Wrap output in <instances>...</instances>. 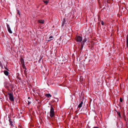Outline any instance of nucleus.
<instances>
[{
    "instance_id": "obj_1",
    "label": "nucleus",
    "mask_w": 128,
    "mask_h": 128,
    "mask_svg": "<svg viewBox=\"0 0 128 128\" xmlns=\"http://www.w3.org/2000/svg\"><path fill=\"white\" fill-rule=\"evenodd\" d=\"M50 116L51 117H53L54 115V108L52 106L50 109Z\"/></svg>"
},
{
    "instance_id": "obj_2",
    "label": "nucleus",
    "mask_w": 128,
    "mask_h": 128,
    "mask_svg": "<svg viewBox=\"0 0 128 128\" xmlns=\"http://www.w3.org/2000/svg\"><path fill=\"white\" fill-rule=\"evenodd\" d=\"M8 94L9 96L8 97L10 100L12 101H14V98L12 93H8Z\"/></svg>"
},
{
    "instance_id": "obj_3",
    "label": "nucleus",
    "mask_w": 128,
    "mask_h": 128,
    "mask_svg": "<svg viewBox=\"0 0 128 128\" xmlns=\"http://www.w3.org/2000/svg\"><path fill=\"white\" fill-rule=\"evenodd\" d=\"M75 38L77 42H81L82 41V38L80 36H76Z\"/></svg>"
},
{
    "instance_id": "obj_4",
    "label": "nucleus",
    "mask_w": 128,
    "mask_h": 128,
    "mask_svg": "<svg viewBox=\"0 0 128 128\" xmlns=\"http://www.w3.org/2000/svg\"><path fill=\"white\" fill-rule=\"evenodd\" d=\"M7 26L8 30V32L10 34H12V32L10 28V26L9 25L7 24Z\"/></svg>"
},
{
    "instance_id": "obj_5",
    "label": "nucleus",
    "mask_w": 128,
    "mask_h": 128,
    "mask_svg": "<svg viewBox=\"0 0 128 128\" xmlns=\"http://www.w3.org/2000/svg\"><path fill=\"white\" fill-rule=\"evenodd\" d=\"M20 62L22 64V65L24 64V60L22 58H20Z\"/></svg>"
},
{
    "instance_id": "obj_6",
    "label": "nucleus",
    "mask_w": 128,
    "mask_h": 128,
    "mask_svg": "<svg viewBox=\"0 0 128 128\" xmlns=\"http://www.w3.org/2000/svg\"><path fill=\"white\" fill-rule=\"evenodd\" d=\"M4 86L6 88L8 89L9 88V84L7 82H5L4 83Z\"/></svg>"
},
{
    "instance_id": "obj_7",
    "label": "nucleus",
    "mask_w": 128,
    "mask_h": 128,
    "mask_svg": "<svg viewBox=\"0 0 128 128\" xmlns=\"http://www.w3.org/2000/svg\"><path fill=\"white\" fill-rule=\"evenodd\" d=\"M4 74L6 76H8L9 74L8 72L6 70H4Z\"/></svg>"
},
{
    "instance_id": "obj_8",
    "label": "nucleus",
    "mask_w": 128,
    "mask_h": 128,
    "mask_svg": "<svg viewBox=\"0 0 128 128\" xmlns=\"http://www.w3.org/2000/svg\"><path fill=\"white\" fill-rule=\"evenodd\" d=\"M83 104V102H82L81 101L78 106V108H81Z\"/></svg>"
},
{
    "instance_id": "obj_9",
    "label": "nucleus",
    "mask_w": 128,
    "mask_h": 128,
    "mask_svg": "<svg viewBox=\"0 0 128 128\" xmlns=\"http://www.w3.org/2000/svg\"><path fill=\"white\" fill-rule=\"evenodd\" d=\"M9 122L10 123V125L12 127L13 126V124H12V120L11 118H9Z\"/></svg>"
},
{
    "instance_id": "obj_10",
    "label": "nucleus",
    "mask_w": 128,
    "mask_h": 128,
    "mask_svg": "<svg viewBox=\"0 0 128 128\" xmlns=\"http://www.w3.org/2000/svg\"><path fill=\"white\" fill-rule=\"evenodd\" d=\"M84 44H81L80 45V47L79 49L80 52H81L82 51V50L84 46Z\"/></svg>"
},
{
    "instance_id": "obj_11",
    "label": "nucleus",
    "mask_w": 128,
    "mask_h": 128,
    "mask_svg": "<svg viewBox=\"0 0 128 128\" xmlns=\"http://www.w3.org/2000/svg\"><path fill=\"white\" fill-rule=\"evenodd\" d=\"M45 96L48 98H49L51 97V96L50 94H45Z\"/></svg>"
},
{
    "instance_id": "obj_12",
    "label": "nucleus",
    "mask_w": 128,
    "mask_h": 128,
    "mask_svg": "<svg viewBox=\"0 0 128 128\" xmlns=\"http://www.w3.org/2000/svg\"><path fill=\"white\" fill-rule=\"evenodd\" d=\"M38 22L40 23L43 24L44 23V20H38Z\"/></svg>"
},
{
    "instance_id": "obj_13",
    "label": "nucleus",
    "mask_w": 128,
    "mask_h": 128,
    "mask_svg": "<svg viewBox=\"0 0 128 128\" xmlns=\"http://www.w3.org/2000/svg\"><path fill=\"white\" fill-rule=\"evenodd\" d=\"M9 86H10L11 88H13V85L12 84H9Z\"/></svg>"
},
{
    "instance_id": "obj_14",
    "label": "nucleus",
    "mask_w": 128,
    "mask_h": 128,
    "mask_svg": "<svg viewBox=\"0 0 128 128\" xmlns=\"http://www.w3.org/2000/svg\"><path fill=\"white\" fill-rule=\"evenodd\" d=\"M22 66L24 69H25V70H26V67L25 66V64H23L22 65Z\"/></svg>"
},
{
    "instance_id": "obj_15",
    "label": "nucleus",
    "mask_w": 128,
    "mask_h": 128,
    "mask_svg": "<svg viewBox=\"0 0 128 128\" xmlns=\"http://www.w3.org/2000/svg\"><path fill=\"white\" fill-rule=\"evenodd\" d=\"M87 39L86 38H85L84 40L83 41V42H84V43L86 42V41L87 40Z\"/></svg>"
},
{
    "instance_id": "obj_16",
    "label": "nucleus",
    "mask_w": 128,
    "mask_h": 128,
    "mask_svg": "<svg viewBox=\"0 0 128 128\" xmlns=\"http://www.w3.org/2000/svg\"><path fill=\"white\" fill-rule=\"evenodd\" d=\"M128 43V34L127 36L126 37V43Z\"/></svg>"
},
{
    "instance_id": "obj_17",
    "label": "nucleus",
    "mask_w": 128,
    "mask_h": 128,
    "mask_svg": "<svg viewBox=\"0 0 128 128\" xmlns=\"http://www.w3.org/2000/svg\"><path fill=\"white\" fill-rule=\"evenodd\" d=\"M43 2L44 3L46 4H47L48 2V1H47L44 0Z\"/></svg>"
},
{
    "instance_id": "obj_18",
    "label": "nucleus",
    "mask_w": 128,
    "mask_h": 128,
    "mask_svg": "<svg viewBox=\"0 0 128 128\" xmlns=\"http://www.w3.org/2000/svg\"><path fill=\"white\" fill-rule=\"evenodd\" d=\"M117 114L120 117H121V115L120 112H117Z\"/></svg>"
},
{
    "instance_id": "obj_19",
    "label": "nucleus",
    "mask_w": 128,
    "mask_h": 128,
    "mask_svg": "<svg viewBox=\"0 0 128 128\" xmlns=\"http://www.w3.org/2000/svg\"><path fill=\"white\" fill-rule=\"evenodd\" d=\"M53 38V36H50L49 38V39H50L49 40H52V39H51V38Z\"/></svg>"
},
{
    "instance_id": "obj_20",
    "label": "nucleus",
    "mask_w": 128,
    "mask_h": 128,
    "mask_svg": "<svg viewBox=\"0 0 128 128\" xmlns=\"http://www.w3.org/2000/svg\"><path fill=\"white\" fill-rule=\"evenodd\" d=\"M64 24V18H63V21L62 22V26H63Z\"/></svg>"
},
{
    "instance_id": "obj_21",
    "label": "nucleus",
    "mask_w": 128,
    "mask_h": 128,
    "mask_svg": "<svg viewBox=\"0 0 128 128\" xmlns=\"http://www.w3.org/2000/svg\"><path fill=\"white\" fill-rule=\"evenodd\" d=\"M17 12L18 14V15L20 16V12L19 10H17Z\"/></svg>"
},
{
    "instance_id": "obj_22",
    "label": "nucleus",
    "mask_w": 128,
    "mask_h": 128,
    "mask_svg": "<svg viewBox=\"0 0 128 128\" xmlns=\"http://www.w3.org/2000/svg\"><path fill=\"white\" fill-rule=\"evenodd\" d=\"M27 72V70L26 69V70L25 69V70H24V73L25 74Z\"/></svg>"
},
{
    "instance_id": "obj_23",
    "label": "nucleus",
    "mask_w": 128,
    "mask_h": 128,
    "mask_svg": "<svg viewBox=\"0 0 128 128\" xmlns=\"http://www.w3.org/2000/svg\"><path fill=\"white\" fill-rule=\"evenodd\" d=\"M120 102H122V98H120Z\"/></svg>"
},
{
    "instance_id": "obj_24",
    "label": "nucleus",
    "mask_w": 128,
    "mask_h": 128,
    "mask_svg": "<svg viewBox=\"0 0 128 128\" xmlns=\"http://www.w3.org/2000/svg\"><path fill=\"white\" fill-rule=\"evenodd\" d=\"M101 24L103 26L104 25V23L103 21L101 22Z\"/></svg>"
},
{
    "instance_id": "obj_25",
    "label": "nucleus",
    "mask_w": 128,
    "mask_h": 128,
    "mask_svg": "<svg viewBox=\"0 0 128 128\" xmlns=\"http://www.w3.org/2000/svg\"><path fill=\"white\" fill-rule=\"evenodd\" d=\"M42 57H41V58L39 60H38V62H40V61L41 60H42Z\"/></svg>"
},
{
    "instance_id": "obj_26",
    "label": "nucleus",
    "mask_w": 128,
    "mask_h": 128,
    "mask_svg": "<svg viewBox=\"0 0 128 128\" xmlns=\"http://www.w3.org/2000/svg\"><path fill=\"white\" fill-rule=\"evenodd\" d=\"M56 99L55 101H57V102L58 101V98H56Z\"/></svg>"
},
{
    "instance_id": "obj_27",
    "label": "nucleus",
    "mask_w": 128,
    "mask_h": 128,
    "mask_svg": "<svg viewBox=\"0 0 128 128\" xmlns=\"http://www.w3.org/2000/svg\"><path fill=\"white\" fill-rule=\"evenodd\" d=\"M5 69L9 71V70H8V69L6 67H4Z\"/></svg>"
},
{
    "instance_id": "obj_28",
    "label": "nucleus",
    "mask_w": 128,
    "mask_h": 128,
    "mask_svg": "<svg viewBox=\"0 0 128 128\" xmlns=\"http://www.w3.org/2000/svg\"><path fill=\"white\" fill-rule=\"evenodd\" d=\"M93 128H99L98 127H97V126H94V127Z\"/></svg>"
},
{
    "instance_id": "obj_29",
    "label": "nucleus",
    "mask_w": 128,
    "mask_h": 128,
    "mask_svg": "<svg viewBox=\"0 0 128 128\" xmlns=\"http://www.w3.org/2000/svg\"><path fill=\"white\" fill-rule=\"evenodd\" d=\"M28 102V104H30L31 103V102H30L29 101Z\"/></svg>"
},
{
    "instance_id": "obj_30",
    "label": "nucleus",
    "mask_w": 128,
    "mask_h": 128,
    "mask_svg": "<svg viewBox=\"0 0 128 128\" xmlns=\"http://www.w3.org/2000/svg\"><path fill=\"white\" fill-rule=\"evenodd\" d=\"M0 66L2 68H3V66L1 64H0Z\"/></svg>"
},
{
    "instance_id": "obj_31",
    "label": "nucleus",
    "mask_w": 128,
    "mask_h": 128,
    "mask_svg": "<svg viewBox=\"0 0 128 128\" xmlns=\"http://www.w3.org/2000/svg\"><path fill=\"white\" fill-rule=\"evenodd\" d=\"M81 43V44H83L84 42H83V41H82V42Z\"/></svg>"
},
{
    "instance_id": "obj_32",
    "label": "nucleus",
    "mask_w": 128,
    "mask_h": 128,
    "mask_svg": "<svg viewBox=\"0 0 128 128\" xmlns=\"http://www.w3.org/2000/svg\"><path fill=\"white\" fill-rule=\"evenodd\" d=\"M60 85L61 86H64V85L63 84H61L60 86Z\"/></svg>"
},
{
    "instance_id": "obj_33",
    "label": "nucleus",
    "mask_w": 128,
    "mask_h": 128,
    "mask_svg": "<svg viewBox=\"0 0 128 128\" xmlns=\"http://www.w3.org/2000/svg\"><path fill=\"white\" fill-rule=\"evenodd\" d=\"M127 44V47L128 48V43H126Z\"/></svg>"
},
{
    "instance_id": "obj_34",
    "label": "nucleus",
    "mask_w": 128,
    "mask_h": 128,
    "mask_svg": "<svg viewBox=\"0 0 128 128\" xmlns=\"http://www.w3.org/2000/svg\"><path fill=\"white\" fill-rule=\"evenodd\" d=\"M127 44V47L128 48V43H126Z\"/></svg>"
},
{
    "instance_id": "obj_35",
    "label": "nucleus",
    "mask_w": 128,
    "mask_h": 128,
    "mask_svg": "<svg viewBox=\"0 0 128 128\" xmlns=\"http://www.w3.org/2000/svg\"><path fill=\"white\" fill-rule=\"evenodd\" d=\"M18 128H21V126H18Z\"/></svg>"
},
{
    "instance_id": "obj_36",
    "label": "nucleus",
    "mask_w": 128,
    "mask_h": 128,
    "mask_svg": "<svg viewBox=\"0 0 128 128\" xmlns=\"http://www.w3.org/2000/svg\"><path fill=\"white\" fill-rule=\"evenodd\" d=\"M28 99H29L30 98V97H28Z\"/></svg>"
},
{
    "instance_id": "obj_37",
    "label": "nucleus",
    "mask_w": 128,
    "mask_h": 128,
    "mask_svg": "<svg viewBox=\"0 0 128 128\" xmlns=\"http://www.w3.org/2000/svg\"><path fill=\"white\" fill-rule=\"evenodd\" d=\"M125 121H126V119H125Z\"/></svg>"
},
{
    "instance_id": "obj_38",
    "label": "nucleus",
    "mask_w": 128,
    "mask_h": 128,
    "mask_svg": "<svg viewBox=\"0 0 128 128\" xmlns=\"http://www.w3.org/2000/svg\"><path fill=\"white\" fill-rule=\"evenodd\" d=\"M62 37V36H61L60 38H61Z\"/></svg>"
},
{
    "instance_id": "obj_39",
    "label": "nucleus",
    "mask_w": 128,
    "mask_h": 128,
    "mask_svg": "<svg viewBox=\"0 0 128 128\" xmlns=\"http://www.w3.org/2000/svg\"><path fill=\"white\" fill-rule=\"evenodd\" d=\"M64 22H65V20H64Z\"/></svg>"
}]
</instances>
